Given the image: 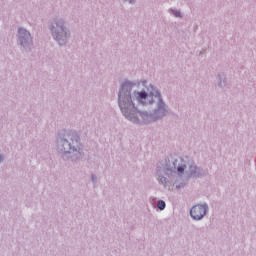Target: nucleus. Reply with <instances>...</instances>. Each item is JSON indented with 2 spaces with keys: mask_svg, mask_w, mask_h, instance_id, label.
Here are the masks:
<instances>
[{
  "mask_svg": "<svg viewBox=\"0 0 256 256\" xmlns=\"http://www.w3.org/2000/svg\"><path fill=\"white\" fill-rule=\"evenodd\" d=\"M137 101L142 103V105H151L157 101L158 109L155 111V115H157L158 118L164 117L166 113L165 104L163 100H161V94H159V92H155V94L150 93V95L146 92H137Z\"/></svg>",
  "mask_w": 256,
  "mask_h": 256,
  "instance_id": "nucleus-2",
  "label": "nucleus"
},
{
  "mask_svg": "<svg viewBox=\"0 0 256 256\" xmlns=\"http://www.w3.org/2000/svg\"><path fill=\"white\" fill-rule=\"evenodd\" d=\"M118 100L119 107L123 115H125L126 119H129V121H133V123H137V121H139L137 115L140 112L137 111V108L135 107V104H133V100L131 99V83L125 82L122 85Z\"/></svg>",
  "mask_w": 256,
  "mask_h": 256,
  "instance_id": "nucleus-1",
  "label": "nucleus"
},
{
  "mask_svg": "<svg viewBox=\"0 0 256 256\" xmlns=\"http://www.w3.org/2000/svg\"><path fill=\"white\" fill-rule=\"evenodd\" d=\"M0 161H3V156H0Z\"/></svg>",
  "mask_w": 256,
  "mask_h": 256,
  "instance_id": "nucleus-11",
  "label": "nucleus"
},
{
  "mask_svg": "<svg viewBox=\"0 0 256 256\" xmlns=\"http://www.w3.org/2000/svg\"><path fill=\"white\" fill-rule=\"evenodd\" d=\"M67 143H68L67 140H65L64 143H63V145H67Z\"/></svg>",
  "mask_w": 256,
  "mask_h": 256,
  "instance_id": "nucleus-10",
  "label": "nucleus"
},
{
  "mask_svg": "<svg viewBox=\"0 0 256 256\" xmlns=\"http://www.w3.org/2000/svg\"><path fill=\"white\" fill-rule=\"evenodd\" d=\"M157 207L158 209H160V211H163V209H165V201L163 200L158 201Z\"/></svg>",
  "mask_w": 256,
  "mask_h": 256,
  "instance_id": "nucleus-5",
  "label": "nucleus"
},
{
  "mask_svg": "<svg viewBox=\"0 0 256 256\" xmlns=\"http://www.w3.org/2000/svg\"><path fill=\"white\" fill-rule=\"evenodd\" d=\"M191 169H192V171H193V169H194V171H197V168H196V167H191Z\"/></svg>",
  "mask_w": 256,
  "mask_h": 256,
  "instance_id": "nucleus-8",
  "label": "nucleus"
},
{
  "mask_svg": "<svg viewBox=\"0 0 256 256\" xmlns=\"http://www.w3.org/2000/svg\"><path fill=\"white\" fill-rule=\"evenodd\" d=\"M173 14H174L176 17H181V12H179V11H173Z\"/></svg>",
  "mask_w": 256,
  "mask_h": 256,
  "instance_id": "nucleus-7",
  "label": "nucleus"
},
{
  "mask_svg": "<svg viewBox=\"0 0 256 256\" xmlns=\"http://www.w3.org/2000/svg\"><path fill=\"white\" fill-rule=\"evenodd\" d=\"M56 39H57V41H59V39H61V38H59V35H57V36H56Z\"/></svg>",
  "mask_w": 256,
  "mask_h": 256,
  "instance_id": "nucleus-9",
  "label": "nucleus"
},
{
  "mask_svg": "<svg viewBox=\"0 0 256 256\" xmlns=\"http://www.w3.org/2000/svg\"><path fill=\"white\" fill-rule=\"evenodd\" d=\"M207 214V205H196L190 210V215L195 221H201Z\"/></svg>",
  "mask_w": 256,
  "mask_h": 256,
  "instance_id": "nucleus-3",
  "label": "nucleus"
},
{
  "mask_svg": "<svg viewBox=\"0 0 256 256\" xmlns=\"http://www.w3.org/2000/svg\"><path fill=\"white\" fill-rule=\"evenodd\" d=\"M19 35H20V43L23 45L25 41H29L31 39V34L27 32V30L20 28L19 29Z\"/></svg>",
  "mask_w": 256,
  "mask_h": 256,
  "instance_id": "nucleus-4",
  "label": "nucleus"
},
{
  "mask_svg": "<svg viewBox=\"0 0 256 256\" xmlns=\"http://www.w3.org/2000/svg\"><path fill=\"white\" fill-rule=\"evenodd\" d=\"M185 171V166H178V173H183Z\"/></svg>",
  "mask_w": 256,
  "mask_h": 256,
  "instance_id": "nucleus-6",
  "label": "nucleus"
}]
</instances>
